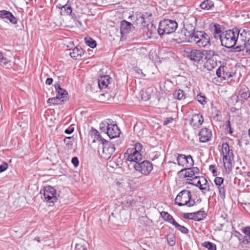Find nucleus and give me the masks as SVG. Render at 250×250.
<instances>
[{
    "mask_svg": "<svg viewBox=\"0 0 250 250\" xmlns=\"http://www.w3.org/2000/svg\"><path fill=\"white\" fill-rule=\"evenodd\" d=\"M221 26L218 24H214L213 26V37L216 39H219L220 42L221 41L223 33L221 30Z\"/></svg>",
    "mask_w": 250,
    "mask_h": 250,
    "instance_id": "b1692460",
    "label": "nucleus"
},
{
    "mask_svg": "<svg viewBox=\"0 0 250 250\" xmlns=\"http://www.w3.org/2000/svg\"><path fill=\"white\" fill-rule=\"evenodd\" d=\"M209 169L211 171L213 176H216L217 175V172L216 169V167L214 165H211L209 166Z\"/></svg>",
    "mask_w": 250,
    "mask_h": 250,
    "instance_id": "8fccbe9b",
    "label": "nucleus"
},
{
    "mask_svg": "<svg viewBox=\"0 0 250 250\" xmlns=\"http://www.w3.org/2000/svg\"><path fill=\"white\" fill-rule=\"evenodd\" d=\"M188 183L189 184L193 185L197 187H199L200 183L199 184V181L201 180V177L198 176H194L193 178L189 179Z\"/></svg>",
    "mask_w": 250,
    "mask_h": 250,
    "instance_id": "f704fd0d",
    "label": "nucleus"
},
{
    "mask_svg": "<svg viewBox=\"0 0 250 250\" xmlns=\"http://www.w3.org/2000/svg\"><path fill=\"white\" fill-rule=\"evenodd\" d=\"M59 100L58 99V98L57 97H56L48 99L47 102V103L53 104H58V102Z\"/></svg>",
    "mask_w": 250,
    "mask_h": 250,
    "instance_id": "09e8293b",
    "label": "nucleus"
},
{
    "mask_svg": "<svg viewBox=\"0 0 250 250\" xmlns=\"http://www.w3.org/2000/svg\"><path fill=\"white\" fill-rule=\"evenodd\" d=\"M200 183V185L199 188L202 190L203 193H205L210 190L208 183L205 177L201 176V180L199 181Z\"/></svg>",
    "mask_w": 250,
    "mask_h": 250,
    "instance_id": "bb28decb",
    "label": "nucleus"
},
{
    "mask_svg": "<svg viewBox=\"0 0 250 250\" xmlns=\"http://www.w3.org/2000/svg\"><path fill=\"white\" fill-rule=\"evenodd\" d=\"M243 232L247 236H245L241 240V243L243 245H247L250 244V227H247L243 229Z\"/></svg>",
    "mask_w": 250,
    "mask_h": 250,
    "instance_id": "393cba45",
    "label": "nucleus"
},
{
    "mask_svg": "<svg viewBox=\"0 0 250 250\" xmlns=\"http://www.w3.org/2000/svg\"><path fill=\"white\" fill-rule=\"evenodd\" d=\"M202 51L205 54V59L207 60L205 63L206 67H207L208 69L211 70L216 65V62H214L212 59L214 56H218V54L216 52L212 50H203Z\"/></svg>",
    "mask_w": 250,
    "mask_h": 250,
    "instance_id": "9b49d317",
    "label": "nucleus"
},
{
    "mask_svg": "<svg viewBox=\"0 0 250 250\" xmlns=\"http://www.w3.org/2000/svg\"><path fill=\"white\" fill-rule=\"evenodd\" d=\"M141 72V74H142L144 76H145V75L143 74V72L141 70H140L138 72V73H140Z\"/></svg>",
    "mask_w": 250,
    "mask_h": 250,
    "instance_id": "338daca9",
    "label": "nucleus"
},
{
    "mask_svg": "<svg viewBox=\"0 0 250 250\" xmlns=\"http://www.w3.org/2000/svg\"><path fill=\"white\" fill-rule=\"evenodd\" d=\"M178 24L175 21L168 19L164 20L160 22L157 31L159 35L162 37L165 35L170 34L174 32Z\"/></svg>",
    "mask_w": 250,
    "mask_h": 250,
    "instance_id": "20e7f679",
    "label": "nucleus"
},
{
    "mask_svg": "<svg viewBox=\"0 0 250 250\" xmlns=\"http://www.w3.org/2000/svg\"><path fill=\"white\" fill-rule=\"evenodd\" d=\"M203 116L200 114H195L192 115L190 124L193 127H199L203 123Z\"/></svg>",
    "mask_w": 250,
    "mask_h": 250,
    "instance_id": "aec40b11",
    "label": "nucleus"
},
{
    "mask_svg": "<svg viewBox=\"0 0 250 250\" xmlns=\"http://www.w3.org/2000/svg\"><path fill=\"white\" fill-rule=\"evenodd\" d=\"M195 214L194 212L192 213H183L182 216L186 219L193 220L194 221L197 220L198 219L195 217Z\"/></svg>",
    "mask_w": 250,
    "mask_h": 250,
    "instance_id": "58836bf2",
    "label": "nucleus"
},
{
    "mask_svg": "<svg viewBox=\"0 0 250 250\" xmlns=\"http://www.w3.org/2000/svg\"><path fill=\"white\" fill-rule=\"evenodd\" d=\"M55 88L57 92L56 97L62 102H64L68 100V93L66 90L61 87L59 84H55Z\"/></svg>",
    "mask_w": 250,
    "mask_h": 250,
    "instance_id": "2eb2a0df",
    "label": "nucleus"
},
{
    "mask_svg": "<svg viewBox=\"0 0 250 250\" xmlns=\"http://www.w3.org/2000/svg\"><path fill=\"white\" fill-rule=\"evenodd\" d=\"M185 171L184 177H189L193 178L196 174H199L200 172L199 169L197 167H188L187 168H183L179 171V173H183Z\"/></svg>",
    "mask_w": 250,
    "mask_h": 250,
    "instance_id": "dca6fc26",
    "label": "nucleus"
},
{
    "mask_svg": "<svg viewBox=\"0 0 250 250\" xmlns=\"http://www.w3.org/2000/svg\"><path fill=\"white\" fill-rule=\"evenodd\" d=\"M65 8V11L68 14H70L72 13V10L70 6H67V4L63 6Z\"/></svg>",
    "mask_w": 250,
    "mask_h": 250,
    "instance_id": "6e6d98bb",
    "label": "nucleus"
},
{
    "mask_svg": "<svg viewBox=\"0 0 250 250\" xmlns=\"http://www.w3.org/2000/svg\"><path fill=\"white\" fill-rule=\"evenodd\" d=\"M214 7L213 2L211 0H205L200 4V7L204 10H209Z\"/></svg>",
    "mask_w": 250,
    "mask_h": 250,
    "instance_id": "c85d7f7f",
    "label": "nucleus"
},
{
    "mask_svg": "<svg viewBox=\"0 0 250 250\" xmlns=\"http://www.w3.org/2000/svg\"><path fill=\"white\" fill-rule=\"evenodd\" d=\"M43 197L44 200L48 203L57 202L58 198L56 189L51 186L45 187L43 190Z\"/></svg>",
    "mask_w": 250,
    "mask_h": 250,
    "instance_id": "0eeeda50",
    "label": "nucleus"
},
{
    "mask_svg": "<svg viewBox=\"0 0 250 250\" xmlns=\"http://www.w3.org/2000/svg\"><path fill=\"white\" fill-rule=\"evenodd\" d=\"M250 97V91L248 87H246L242 88L239 92L238 98H241L240 99L241 101L247 100Z\"/></svg>",
    "mask_w": 250,
    "mask_h": 250,
    "instance_id": "a878e982",
    "label": "nucleus"
},
{
    "mask_svg": "<svg viewBox=\"0 0 250 250\" xmlns=\"http://www.w3.org/2000/svg\"><path fill=\"white\" fill-rule=\"evenodd\" d=\"M151 17L152 14L151 13L146 12L144 14H140L138 18H137V20L139 21L144 27H145L146 23L151 22V19L150 18Z\"/></svg>",
    "mask_w": 250,
    "mask_h": 250,
    "instance_id": "412c9836",
    "label": "nucleus"
},
{
    "mask_svg": "<svg viewBox=\"0 0 250 250\" xmlns=\"http://www.w3.org/2000/svg\"><path fill=\"white\" fill-rule=\"evenodd\" d=\"M194 213L195 214V217L198 219L197 220H195V221H200L203 220L204 218L206 217L207 215L205 211L201 210L195 212Z\"/></svg>",
    "mask_w": 250,
    "mask_h": 250,
    "instance_id": "c9c22d12",
    "label": "nucleus"
},
{
    "mask_svg": "<svg viewBox=\"0 0 250 250\" xmlns=\"http://www.w3.org/2000/svg\"><path fill=\"white\" fill-rule=\"evenodd\" d=\"M224 69H226V67L224 66H220L216 70V75L217 76L222 79L223 73L224 71Z\"/></svg>",
    "mask_w": 250,
    "mask_h": 250,
    "instance_id": "a18cd8bd",
    "label": "nucleus"
},
{
    "mask_svg": "<svg viewBox=\"0 0 250 250\" xmlns=\"http://www.w3.org/2000/svg\"><path fill=\"white\" fill-rule=\"evenodd\" d=\"M237 28H234L224 32L221 39V45L228 48H232L239 42V32Z\"/></svg>",
    "mask_w": 250,
    "mask_h": 250,
    "instance_id": "f03ea898",
    "label": "nucleus"
},
{
    "mask_svg": "<svg viewBox=\"0 0 250 250\" xmlns=\"http://www.w3.org/2000/svg\"><path fill=\"white\" fill-rule=\"evenodd\" d=\"M75 250H87L85 246L81 244H76Z\"/></svg>",
    "mask_w": 250,
    "mask_h": 250,
    "instance_id": "3c124183",
    "label": "nucleus"
},
{
    "mask_svg": "<svg viewBox=\"0 0 250 250\" xmlns=\"http://www.w3.org/2000/svg\"><path fill=\"white\" fill-rule=\"evenodd\" d=\"M34 240L36 241L39 243L41 242V239H40V237H36L34 238Z\"/></svg>",
    "mask_w": 250,
    "mask_h": 250,
    "instance_id": "0e129e2a",
    "label": "nucleus"
},
{
    "mask_svg": "<svg viewBox=\"0 0 250 250\" xmlns=\"http://www.w3.org/2000/svg\"><path fill=\"white\" fill-rule=\"evenodd\" d=\"M110 77L108 75H103L98 79V85L100 89L106 88L109 83Z\"/></svg>",
    "mask_w": 250,
    "mask_h": 250,
    "instance_id": "5701e85b",
    "label": "nucleus"
},
{
    "mask_svg": "<svg viewBox=\"0 0 250 250\" xmlns=\"http://www.w3.org/2000/svg\"><path fill=\"white\" fill-rule=\"evenodd\" d=\"M173 96L175 99L181 100L186 98V94L183 90L178 89L173 92Z\"/></svg>",
    "mask_w": 250,
    "mask_h": 250,
    "instance_id": "2f4dec72",
    "label": "nucleus"
},
{
    "mask_svg": "<svg viewBox=\"0 0 250 250\" xmlns=\"http://www.w3.org/2000/svg\"><path fill=\"white\" fill-rule=\"evenodd\" d=\"M102 157L108 160L111 158L115 150V145L104 140L102 142Z\"/></svg>",
    "mask_w": 250,
    "mask_h": 250,
    "instance_id": "6e6552de",
    "label": "nucleus"
},
{
    "mask_svg": "<svg viewBox=\"0 0 250 250\" xmlns=\"http://www.w3.org/2000/svg\"><path fill=\"white\" fill-rule=\"evenodd\" d=\"M167 239L169 246H173L175 244V237L173 234H168L167 236Z\"/></svg>",
    "mask_w": 250,
    "mask_h": 250,
    "instance_id": "ea45409f",
    "label": "nucleus"
},
{
    "mask_svg": "<svg viewBox=\"0 0 250 250\" xmlns=\"http://www.w3.org/2000/svg\"><path fill=\"white\" fill-rule=\"evenodd\" d=\"M175 203L178 206L187 205L188 207H191L195 205V201L191 199V194L189 190H183L180 191L175 199Z\"/></svg>",
    "mask_w": 250,
    "mask_h": 250,
    "instance_id": "39448f33",
    "label": "nucleus"
},
{
    "mask_svg": "<svg viewBox=\"0 0 250 250\" xmlns=\"http://www.w3.org/2000/svg\"><path fill=\"white\" fill-rule=\"evenodd\" d=\"M0 64L5 68H9L11 66L10 61L7 60L6 58H4L0 61Z\"/></svg>",
    "mask_w": 250,
    "mask_h": 250,
    "instance_id": "a19ab883",
    "label": "nucleus"
},
{
    "mask_svg": "<svg viewBox=\"0 0 250 250\" xmlns=\"http://www.w3.org/2000/svg\"><path fill=\"white\" fill-rule=\"evenodd\" d=\"M202 246L208 249V250H216V245L209 241H206L202 244Z\"/></svg>",
    "mask_w": 250,
    "mask_h": 250,
    "instance_id": "e433bc0d",
    "label": "nucleus"
},
{
    "mask_svg": "<svg viewBox=\"0 0 250 250\" xmlns=\"http://www.w3.org/2000/svg\"><path fill=\"white\" fill-rule=\"evenodd\" d=\"M84 42L85 44L92 48H94L96 47V42L89 37H86L84 38Z\"/></svg>",
    "mask_w": 250,
    "mask_h": 250,
    "instance_id": "72a5a7b5",
    "label": "nucleus"
},
{
    "mask_svg": "<svg viewBox=\"0 0 250 250\" xmlns=\"http://www.w3.org/2000/svg\"><path fill=\"white\" fill-rule=\"evenodd\" d=\"M160 214L165 221L171 224L173 226L176 223L173 217L167 212L163 211L160 213Z\"/></svg>",
    "mask_w": 250,
    "mask_h": 250,
    "instance_id": "c756f323",
    "label": "nucleus"
},
{
    "mask_svg": "<svg viewBox=\"0 0 250 250\" xmlns=\"http://www.w3.org/2000/svg\"><path fill=\"white\" fill-rule=\"evenodd\" d=\"M71 162L75 167H78L79 164V160L76 157H74L72 158Z\"/></svg>",
    "mask_w": 250,
    "mask_h": 250,
    "instance_id": "864d4df0",
    "label": "nucleus"
},
{
    "mask_svg": "<svg viewBox=\"0 0 250 250\" xmlns=\"http://www.w3.org/2000/svg\"><path fill=\"white\" fill-rule=\"evenodd\" d=\"M177 162L179 166L183 168L192 167L194 165V161L191 155L186 156L183 154H177Z\"/></svg>",
    "mask_w": 250,
    "mask_h": 250,
    "instance_id": "1a4fd4ad",
    "label": "nucleus"
},
{
    "mask_svg": "<svg viewBox=\"0 0 250 250\" xmlns=\"http://www.w3.org/2000/svg\"><path fill=\"white\" fill-rule=\"evenodd\" d=\"M125 158L130 162L138 163L142 159V155L141 153L134 152L133 149L128 148L124 154Z\"/></svg>",
    "mask_w": 250,
    "mask_h": 250,
    "instance_id": "f8f14e48",
    "label": "nucleus"
},
{
    "mask_svg": "<svg viewBox=\"0 0 250 250\" xmlns=\"http://www.w3.org/2000/svg\"><path fill=\"white\" fill-rule=\"evenodd\" d=\"M133 167L136 171L144 175H148L153 169L152 164L147 160L136 163Z\"/></svg>",
    "mask_w": 250,
    "mask_h": 250,
    "instance_id": "423d86ee",
    "label": "nucleus"
},
{
    "mask_svg": "<svg viewBox=\"0 0 250 250\" xmlns=\"http://www.w3.org/2000/svg\"><path fill=\"white\" fill-rule=\"evenodd\" d=\"M227 129L229 131V133L230 134H231L232 133V131L231 130V126H230V123L229 121H228L227 122Z\"/></svg>",
    "mask_w": 250,
    "mask_h": 250,
    "instance_id": "052dcab7",
    "label": "nucleus"
},
{
    "mask_svg": "<svg viewBox=\"0 0 250 250\" xmlns=\"http://www.w3.org/2000/svg\"><path fill=\"white\" fill-rule=\"evenodd\" d=\"M134 28L133 25L129 22L126 21H122L120 27L121 33L125 34L132 30Z\"/></svg>",
    "mask_w": 250,
    "mask_h": 250,
    "instance_id": "4be33fe9",
    "label": "nucleus"
},
{
    "mask_svg": "<svg viewBox=\"0 0 250 250\" xmlns=\"http://www.w3.org/2000/svg\"><path fill=\"white\" fill-rule=\"evenodd\" d=\"M224 162V166L228 173H229L231 170V161H225Z\"/></svg>",
    "mask_w": 250,
    "mask_h": 250,
    "instance_id": "de8ad7c7",
    "label": "nucleus"
},
{
    "mask_svg": "<svg viewBox=\"0 0 250 250\" xmlns=\"http://www.w3.org/2000/svg\"><path fill=\"white\" fill-rule=\"evenodd\" d=\"M197 101L202 104H204L207 103L206 98L204 96H202L201 94H198L197 95Z\"/></svg>",
    "mask_w": 250,
    "mask_h": 250,
    "instance_id": "c03bdc74",
    "label": "nucleus"
},
{
    "mask_svg": "<svg viewBox=\"0 0 250 250\" xmlns=\"http://www.w3.org/2000/svg\"><path fill=\"white\" fill-rule=\"evenodd\" d=\"M0 18L9 21L13 24H16L18 19L12 14L11 12L6 10L0 11Z\"/></svg>",
    "mask_w": 250,
    "mask_h": 250,
    "instance_id": "f3484780",
    "label": "nucleus"
},
{
    "mask_svg": "<svg viewBox=\"0 0 250 250\" xmlns=\"http://www.w3.org/2000/svg\"><path fill=\"white\" fill-rule=\"evenodd\" d=\"M83 53V50L81 47L77 46L72 50L69 55L71 58L77 59L78 57H81Z\"/></svg>",
    "mask_w": 250,
    "mask_h": 250,
    "instance_id": "cd10ccee",
    "label": "nucleus"
},
{
    "mask_svg": "<svg viewBox=\"0 0 250 250\" xmlns=\"http://www.w3.org/2000/svg\"><path fill=\"white\" fill-rule=\"evenodd\" d=\"M247 176L249 177H250V172H248L247 173Z\"/></svg>",
    "mask_w": 250,
    "mask_h": 250,
    "instance_id": "774afa93",
    "label": "nucleus"
},
{
    "mask_svg": "<svg viewBox=\"0 0 250 250\" xmlns=\"http://www.w3.org/2000/svg\"><path fill=\"white\" fill-rule=\"evenodd\" d=\"M182 38L183 42H188L196 44L199 47H207L210 45V38L204 31L195 30V27L190 24H186L182 30Z\"/></svg>",
    "mask_w": 250,
    "mask_h": 250,
    "instance_id": "f257e3e1",
    "label": "nucleus"
},
{
    "mask_svg": "<svg viewBox=\"0 0 250 250\" xmlns=\"http://www.w3.org/2000/svg\"><path fill=\"white\" fill-rule=\"evenodd\" d=\"M150 98L149 95H147L146 93H143L142 94V98L144 101H147L149 100Z\"/></svg>",
    "mask_w": 250,
    "mask_h": 250,
    "instance_id": "13d9d810",
    "label": "nucleus"
},
{
    "mask_svg": "<svg viewBox=\"0 0 250 250\" xmlns=\"http://www.w3.org/2000/svg\"><path fill=\"white\" fill-rule=\"evenodd\" d=\"M174 226L182 233L186 234L188 233V229L187 228L179 225L177 222L174 225Z\"/></svg>",
    "mask_w": 250,
    "mask_h": 250,
    "instance_id": "4c0bfd02",
    "label": "nucleus"
},
{
    "mask_svg": "<svg viewBox=\"0 0 250 250\" xmlns=\"http://www.w3.org/2000/svg\"><path fill=\"white\" fill-rule=\"evenodd\" d=\"M90 136L91 137H93L94 138L93 142H95V140H96L97 141H101L102 143L105 140L102 137L98 130L93 128H92L90 131Z\"/></svg>",
    "mask_w": 250,
    "mask_h": 250,
    "instance_id": "7c9ffc66",
    "label": "nucleus"
},
{
    "mask_svg": "<svg viewBox=\"0 0 250 250\" xmlns=\"http://www.w3.org/2000/svg\"><path fill=\"white\" fill-rule=\"evenodd\" d=\"M121 131L118 126L116 124H111L109 125L107 135L111 139L115 138L119 136Z\"/></svg>",
    "mask_w": 250,
    "mask_h": 250,
    "instance_id": "a211bd4d",
    "label": "nucleus"
},
{
    "mask_svg": "<svg viewBox=\"0 0 250 250\" xmlns=\"http://www.w3.org/2000/svg\"><path fill=\"white\" fill-rule=\"evenodd\" d=\"M4 59L3 54L2 53L0 52V62Z\"/></svg>",
    "mask_w": 250,
    "mask_h": 250,
    "instance_id": "69168bd1",
    "label": "nucleus"
},
{
    "mask_svg": "<svg viewBox=\"0 0 250 250\" xmlns=\"http://www.w3.org/2000/svg\"><path fill=\"white\" fill-rule=\"evenodd\" d=\"M185 54L188 58L197 63H200L201 61L203 62L205 56L202 50L197 49L186 50Z\"/></svg>",
    "mask_w": 250,
    "mask_h": 250,
    "instance_id": "9d476101",
    "label": "nucleus"
},
{
    "mask_svg": "<svg viewBox=\"0 0 250 250\" xmlns=\"http://www.w3.org/2000/svg\"><path fill=\"white\" fill-rule=\"evenodd\" d=\"M224 179L222 177H216L214 182L218 190L220 198L224 200L226 198V188L224 185Z\"/></svg>",
    "mask_w": 250,
    "mask_h": 250,
    "instance_id": "ddd939ff",
    "label": "nucleus"
},
{
    "mask_svg": "<svg viewBox=\"0 0 250 250\" xmlns=\"http://www.w3.org/2000/svg\"><path fill=\"white\" fill-rule=\"evenodd\" d=\"M111 124V121L110 120H108V121H104L102 122L100 124V130L104 132L105 133L107 134L108 128L109 127V125H110Z\"/></svg>",
    "mask_w": 250,
    "mask_h": 250,
    "instance_id": "473e14b6",
    "label": "nucleus"
},
{
    "mask_svg": "<svg viewBox=\"0 0 250 250\" xmlns=\"http://www.w3.org/2000/svg\"><path fill=\"white\" fill-rule=\"evenodd\" d=\"M173 121V118L172 117L167 118L163 122V124L164 125H166L169 123H171Z\"/></svg>",
    "mask_w": 250,
    "mask_h": 250,
    "instance_id": "5fc2aeb1",
    "label": "nucleus"
},
{
    "mask_svg": "<svg viewBox=\"0 0 250 250\" xmlns=\"http://www.w3.org/2000/svg\"><path fill=\"white\" fill-rule=\"evenodd\" d=\"M151 22L150 26L149 27V22L146 23V28L147 30V32H149L150 34H152V33L156 30V27L154 26V24Z\"/></svg>",
    "mask_w": 250,
    "mask_h": 250,
    "instance_id": "37998d69",
    "label": "nucleus"
},
{
    "mask_svg": "<svg viewBox=\"0 0 250 250\" xmlns=\"http://www.w3.org/2000/svg\"><path fill=\"white\" fill-rule=\"evenodd\" d=\"M72 137H66L64 140L63 141L66 144H69V142L68 141L69 140L71 139Z\"/></svg>",
    "mask_w": 250,
    "mask_h": 250,
    "instance_id": "e2e57ef3",
    "label": "nucleus"
},
{
    "mask_svg": "<svg viewBox=\"0 0 250 250\" xmlns=\"http://www.w3.org/2000/svg\"><path fill=\"white\" fill-rule=\"evenodd\" d=\"M8 168V165L6 163H3L2 165H0V173L4 171Z\"/></svg>",
    "mask_w": 250,
    "mask_h": 250,
    "instance_id": "603ef678",
    "label": "nucleus"
},
{
    "mask_svg": "<svg viewBox=\"0 0 250 250\" xmlns=\"http://www.w3.org/2000/svg\"><path fill=\"white\" fill-rule=\"evenodd\" d=\"M143 148V146L140 143H136L134 147L131 149H133L134 152L140 153Z\"/></svg>",
    "mask_w": 250,
    "mask_h": 250,
    "instance_id": "49530a36",
    "label": "nucleus"
},
{
    "mask_svg": "<svg viewBox=\"0 0 250 250\" xmlns=\"http://www.w3.org/2000/svg\"><path fill=\"white\" fill-rule=\"evenodd\" d=\"M222 154L223 161H231L233 159L232 151L230 150L229 144L227 143H224L222 144Z\"/></svg>",
    "mask_w": 250,
    "mask_h": 250,
    "instance_id": "4468645a",
    "label": "nucleus"
},
{
    "mask_svg": "<svg viewBox=\"0 0 250 250\" xmlns=\"http://www.w3.org/2000/svg\"><path fill=\"white\" fill-rule=\"evenodd\" d=\"M200 141L201 142L205 143L208 142L211 136L212 133L209 129L207 128H202L199 133Z\"/></svg>",
    "mask_w": 250,
    "mask_h": 250,
    "instance_id": "6ab92c4d",
    "label": "nucleus"
},
{
    "mask_svg": "<svg viewBox=\"0 0 250 250\" xmlns=\"http://www.w3.org/2000/svg\"><path fill=\"white\" fill-rule=\"evenodd\" d=\"M234 236L238 238V239L239 240V241H241V239H242V235L237 231H235Z\"/></svg>",
    "mask_w": 250,
    "mask_h": 250,
    "instance_id": "bf43d9fd",
    "label": "nucleus"
},
{
    "mask_svg": "<svg viewBox=\"0 0 250 250\" xmlns=\"http://www.w3.org/2000/svg\"><path fill=\"white\" fill-rule=\"evenodd\" d=\"M232 77V74L231 73H229L228 71V68L226 67V69H224V71L223 73L222 79L226 80H229V78Z\"/></svg>",
    "mask_w": 250,
    "mask_h": 250,
    "instance_id": "79ce46f5",
    "label": "nucleus"
},
{
    "mask_svg": "<svg viewBox=\"0 0 250 250\" xmlns=\"http://www.w3.org/2000/svg\"><path fill=\"white\" fill-rule=\"evenodd\" d=\"M53 80L51 78H48L46 80L45 83L47 85H50L52 83Z\"/></svg>",
    "mask_w": 250,
    "mask_h": 250,
    "instance_id": "680f3d73",
    "label": "nucleus"
},
{
    "mask_svg": "<svg viewBox=\"0 0 250 250\" xmlns=\"http://www.w3.org/2000/svg\"><path fill=\"white\" fill-rule=\"evenodd\" d=\"M74 130V127L71 126L69 128H66L64 132L67 134H70L72 132H73Z\"/></svg>",
    "mask_w": 250,
    "mask_h": 250,
    "instance_id": "4d7b16f0",
    "label": "nucleus"
},
{
    "mask_svg": "<svg viewBox=\"0 0 250 250\" xmlns=\"http://www.w3.org/2000/svg\"><path fill=\"white\" fill-rule=\"evenodd\" d=\"M237 31H239L238 40L240 43L235 48L236 51H243L245 48L248 49L250 46V28H237Z\"/></svg>",
    "mask_w": 250,
    "mask_h": 250,
    "instance_id": "7ed1b4c3",
    "label": "nucleus"
}]
</instances>
